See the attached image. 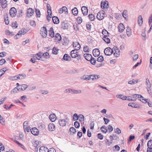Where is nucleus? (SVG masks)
I'll return each instance as SVG.
<instances>
[{"label": "nucleus", "instance_id": "obj_1", "mask_svg": "<svg viewBox=\"0 0 152 152\" xmlns=\"http://www.w3.org/2000/svg\"><path fill=\"white\" fill-rule=\"evenodd\" d=\"M69 119L68 118L65 119H59L58 121V123L59 125L62 127L65 126L67 123H68Z\"/></svg>", "mask_w": 152, "mask_h": 152}, {"label": "nucleus", "instance_id": "obj_2", "mask_svg": "<svg viewBox=\"0 0 152 152\" xmlns=\"http://www.w3.org/2000/svg\"><path fill=\"white\" fill-rule=\"evenodd\" d=\"M104 52L106 55L110 56L113 53V50L110 47H107L105 49Z\"/></svg>", "mask_w": 152, "mask_h": 152}, {"label": "nucleus", "instance_id": "obj_3", "mask_svg": "<svg viewBox=\"0 0 152 152\" xmlns=\"http://www.w3.org/2000/svg\"><path fill=\"white\" fill-rule=\"evenodd\" d=\"M42 52H39L37 54L34 55L33 57L36 60H42Z\"/></svg>", "mask_w": 152, "mask_h": 152}, {"label": "nucleus", "instance_id": "obj_4", "mask_svg": "<svg viewBox=\"0 0 152 152\" xmlns=\"http://www.w3.org/2000/svg\"><path fill=\"white\" fill-rule=\"evenodd\" d=\"M17 11L15 8L12 7L10 10V13L11 17H13L15 16L16 14Z\"/></svg>", "mask_w": 152, "mask_h": 152}, {"label": "nucleus", "instance_id": "obj_5", "mask_svg": "<svg viewBox=\"0 0 152 152\" xmlns=\"http://www.w3.org/2000/svg\"><path fill=\"white\" fill-rule=\"evenodd\" d=\"M34 12L33 9L30 8L28 9L26 12V16L28 18L31 17L34 13Z\"/></svg>", "mask_w": 152, "mask_h": 152}, {"label": "nucleus", "instance_id": "obj_6", "mask_svg": "<svg viewBox=\"0 0 152 152\" xmlns=\"http://www.w3.org/2000/svg\"><path fill=\"white\" fill-rule=\"evenodd\" d=\"M147 146L148 148L147 149V152H152V140H149L147 143Z\"/></svg>", "mask_w": 152, "mask_h": 152}, {"label": "nucleus", "instance_id": "obj_7", "mask_svg": "<svg viewBox=\"0 0 152 152\" xmlns=\"http://www.w3.org/2000/svg\"><path fill=\"white\" fill-rule=\"evenodd\" d=\"M30 131L32 134L34 135H37L39 133V130L36 127L31 129Z\"/></svg>", "mask_w": 152, "mask_h": 152}, {"label": "nucleus", "instance_id": "obj_8", "mask_svg": "<svg viewBox=\"0 0 152 152\" xmlns=\"http://www.w3.org/2000/svg\"><path fill=\"white\" fill-rule=\"evenodd\" d=\"M77 50L74 49L72 50L71 51L70 55L72 57L75 58L77 56V54L78 52H77Z\"/></svg>", "mask_w": 152, "mask_h": 152}, {"label": "nucleus", "instance_id": "obj_9", "mask_svg": "<svg viewBox=\"0 0 152 152\" xmlns=\"http://www.w3.org/2000/svg\"><path fill=\"white\" fill-rule=\"evenodd\" d=\"M79 70L76 68H72L70 69L69 71V73L71 74H76L79 73Z\"/></svg>", "mask_w": 152, "mask_h": 152}, {"label": "nucleus", "instance_id": "obj_10", "mask_svg": "<svg viewBox=\"0 0 152 152\" xmlns=\"http://www.w3.org/2000/svg\"><path fill=\"white\" fill-rule=\"evenodd\" d=\"M73 46L75 48V50H78L80 48V45L78 42H73Z\"/></svg>", "mask_w": 152, "mask_h": 152}, {"label": "nucleus", "instance_id": "obj_11", "mask_svg": "<svg viewBox=\"0 0 152 152\" xmlns=\"http://www.w3.org/2000/svg\"><path fill=\"white\" fill-rule=\"evenodd\" d=\"M69 92L72 94H80L81 93V91L80 90H76L73 89H69L68 90Z\"/></svg>", "mask_w": 152, "mask_h": 152}, {"label": "nucleus", "instance_id": "obj_12", "mask_svg": "<svg viewBox=\"0 0 152 152\" xmlns=\"http://www.w3.org/2000/svg\"><path fill=\"white\" fill-rule=\"evenodd\" d=\"M108 6V3L107 1H105L101 2V7L102 9L107 8Z\"/></svg>", "mask_w": 152, "mask_h": 152}, {"label": "nucleus", "instance_id": "obj_13", "mask_svg": "<svg viewBox=\"0 0 152 152\" xmlns=\"http://www.w3.org/2000/svg\"><path fill=\"white\" fill-rule=\"evenodd\" d=\"M92 53L93 56L95 57H98L99 55L100 54V53L99 49L97 48L94 49L93 50Z\"/></svg>", "mask_w": 152, "mask_h": 152}, {"label": "nucleus", "instance_id": "obj_14", "mask_svg": "<svg viewBox=\"0 0 152 152\" xmlns=\"http://www.w3.org/2000/svg\"><path fill=\"white\" fill-rule=\"evenodd\" d=\"M81 11L83 14L84 15H86L88 13V10L87 8L85 6H83L81 8Z\"/></svg>", "mask_w": 152, "mask_h": 152}, {"label": "nucleus", "instance_id": "obj_15", "mask_svg": "<svg viewBox=\"0 0 152 152\" xmlns=\"http://www.w3.org/2000/svg\"><path fill=\"white\" fill-rule=\"evenodd\" d=\"M137 98H139L140 99V100L142 102L144 103H146L147 102V101L148 100V99H145L141 95L137 94Z\"/></svg>", "mask_w": 152, "mask_h": 152}, {"label": "nucleus", "instance_id": "obj_16", "mask_svg": "<svg viewBox=\"0 0 152 152\" xmlns=\"http://www.w3.org/2000/svg\"><path fill=\"white\" fill-rule=\"evenodd\" d=\"M48 130L50 131H53L55 130V125L53 123H50L48 125Z\"/></svg>", "mask_w": 152, "mask_h": 152}, {"label": "nucleus", "instance_id": "obj_17", "mask_svg": "<svg viewBox=\"0 0 152 152\" xmlns=\"http://www.w3.org/2000/svg\"><path fill=\"white\" fill-rule=\"evenodd\" d=\"M69 24L66 22H64L62 23H61V27L64 29H68Z\"/></svg>", "mask_w": 152, "mask_h": 152}, {"label": "nucleus", "instance_id": "obj_18", "mask_svg": "<svg viewBox=\"0 0 152 152\" xmlns=\"http://www.w3.org/2000/svg\"><path fill=\"white\" fill-rule=\"evenodd\" d=\"M128 106L131 107H132L136 108H139L140 107L138 104H136L134 103H129L128 104Z\"/></svg>", "mask_w": 152, "mask_h": 152}, {"label": "nucleus", "instance_id": "obj_19", "mask_svg": "<svg viewBox=\"0 0 152 152\" xmlns=\"http://www.w3.org/2000/svg\"><path fill=\"white\" fill-rule=\"evenodd\" d=\"M7 1L6 0H1V5L3 8H5L7 6Z\"/></svg>", "mask_w": 152, "mask_h": 152}, {"label": "nucleus", "instance_id": "obj_20", "mask_svg": "<svg viewBox=\"0 0 152 152\" xmlns=\"http://www.w3.org/2000/svg\"><path fill=\"white\" fill-rule=\"evenodd\" d=\"M49 35L52 38H53L55 37L54 32L53 31V29L52 27L50 28L49 31Z\"/></svg>", "mask_w": 152, "mask_h": 152}, {"label": "nucleus", "instance_id": "obj_21", "mask_svg": "<svg viewBox=\"0 0 152 152\" xmlns=\"http://www.w3.org/2000/svg\"><path fill=\"white\" fill-rule=\"evenodd\" d=\"M84 56L85 59L87 61H90L92 58V56L91 54L88 53H85L84 55Z\"/></svg>", "mask_w": 152, "mask_h": 152}, {"label": "nucleus", "instance_id": "obj_22", "mask_svg": "<svg viewBox=\"0 0 152 152\" xmlns=\"http://www.w3.org/2000/svg\"><path fill=\"white\" fill-rule=\"evenodd\" d=\"M39 152H48V149L44 146H41L39 149Z\"/></svg>", "mask_w": 152, "mask_h": 152}, {"label": "nucleus", "instance_id": "obj_23", "mask_svg": "<svg viewBox=\"0 0 152 152\" xmlns=\"http://www.w3.org/2000/svg\"><path fill=\"white\" fill-rule=\"evenodd\" d=\"M52 20L53 23L55 24H58L59 23V19L56 16H54L52 17Z\"/></svg>", "mask_w": 152, "mask_h": 152}, {"label": "nucleus", "instance_id": "obj_24", "mask_svg": "<svg viewBox=\"0 0 152 152\" xmlns=\"http://www.w3.org/2000/svg\"><path fill=\"white\" fill-rule=\"evenodd\" d=\"M63 59L65 61H69L71 60V58L69 55L66 54L64 56Z\"/></svg>", "mask_w": 152, "mask_h": 152}, {"label": "nucleus", "instance_id": "obj_25", "mask_svg": "<svg viewBox=\"0 0 152 152\" xmlns=\"http://www.w3.org/2000/svg\"><path fill=\"white\" fill-rule=\"evenodd\" d=\"M124 25L122 23H120L118 26V31L119 32H122L124 30Z\"/></svg>", "mask_w": 152, "mask_h": 152}, {"label": "nucleus", "instance_id": "obj_26", "mask_svg": "<svg viewBox=\"0 0 152 152\" xmlns=\"http://www.w3.org/2000/svg\"><path fill=\"white\" fill-rule=\"evenodd\" d=\"M49 118L52 122H54L55 121L56 116L54 114H51L49 116Z\"/></svg>", "mask_w": 152, "mask_h": 152}, {"label": "nucleus", "instance_id": "obj_27", "mask_svg": "<svg viewBox=\"0 0 152 152\" xmlns=\"http://www.w3.org/2000/svg\"><path fill=\"white\" fill-rule=\"evenodd\" d=\"M102 34H103L104 36L103 37H109V33L105 29H103L102 30Z\"/></svg>", "mask_w": 152, "mask_h": 152}, {"label": "nucleus", "instance_id": "obj_28", "mask_svg": "<svg viewBox=\"0 0 152 152\" xmlns=\"http://www.w3.org/2000/svg\"><path fill=\"white\" fill-rule=\"evenodd\" d=\"M81 79L84 80H90L89 75H84L81 77Z\"/></svg>", "mask_w": 152, "mask_h": 152}, {"label": "nucleus", "instance_id": "obj_29", "mask_svg": "<svg viewBox=\"0 0 152 152\" xmlns=\"http://www.w3.org/2000/svg\"><path fill=\"white\" fill-rule=\"evenodd\" d=\"M72 11L73 14L75 16L77 15L78 13V10L76 7H74L72 9Z\"/></svg>", "mask_w": 152, "mask_h": 152}, {"label": "nucleus", "instance_id": "obj_30", "mask_svg": "<svg viewBox=\"0 0 152 152\" xmlns=\"http://www.w3.org/2000/svg\"><path fill=\"white\" fill-rule=\"evenodd\" d=\"M42 57L45 58H49L50 57V56L48 52H46L44 53L42 52Z\"/></svg>", "mask_w": 152, "mask_h": 152}, {"label": "nucleus", "instance_id": "obj_31", "mask_svg": "<svg viewBox=\"0 0 152 152\" xmlns=\"http://www.w3.org/2000/svg\"><path fill=\"white\" fill-rule=\"evenodd\" d=\"M126 34L128 37H130L132 34L131 29L128 26L127 27L126 29Z\"/></svg>", "mask_w": 152, "mask_h": 152}, {"label": "nucleus", "instance_id": "obj_32", "mask_svg": "<svg viewBox=\"0 0 152 152\" xmlns=\"http://www.w3.org/2000/svg\"><path fill=\"white\" fill-rule=\"evenodd\" d=\"M117 97L123 100H126V96H123L121 94H117L116 95Z\"/></svg>", "mask_w": 152, "mask_h": 152}, {"label": "nucleus", "instance_id": "obj_33", "mask_svg": "<svg viewBox=\"0 0 152 152\" xmlns=\"http://www.w3.org/2000/svg\"><path fill=\"white\" fill-rule=\"evenodd\" d=\"M138 22L139 24L140 25H141L142 23V18L141 15H140L138 17Z\"/></svg>", "mask_w": 152, "mask_h": 152}, {"label": "nucleus", "instance_id": "obj_34", "mask_svg": "<svg viewBox=\"0 0 152 152\" xmlns=\"http://www.w3.org/2000/svg\"><path fill=\"white\" fill-rule=\"evenodd\" d=\"M55 37L56 40H58V41H60L61 40V36L58 33H56Z\"/></svg>", "mask_w": 152, "mask_h": 152}, {"label": "nucleus", "instance_id": "obj_35", "mask_svg": "<svg viewBox=\"0 0 152 152\" xmlns=\"http://www.w3.org/2000/svg\"><path fill=\"white\" fill-rule=\"evenodd\" d=\"M102 39L107 43L109 44L110 42V40L108 37H103Z\"/></svg>", "mask_w": 152, "mask_h": 152}, {"label": "nucleus", "instance_id": "obj_36", "mask_svg": "<svg viewBox=\"0 0 152 152\" xmlns=\"http://www.w3.org/2000/svg\"><path fill=\"white\" fill-rule=\"evenodd\" d=\"M19 91V89L18 88V87L17 86L11 92V94H14L15 93L17 92V91Z\"/></svg>", "mask_w": 152, "mask_h": 152}, {"label": "nucleus", "instance_id": "obj_37", "mask_svg": "<svg viewBox=\"0 0 152 152\" xmlns=\"http://www.w3.org/2000/svg\"><path fill=\"white\" fill-rule=\"evenodd\" d=\"M6 34L7 36H12L15 34L13 32H10L9 30H6L5 31Z\"/></svg>", "mask_w": 152, "mask_h": 152}, {"label": "nucleus", "instance_id": "obj_38", "mask_svg": "<svg viewBox=\"0 0 152 152\" xmlns=\"http://www.w3.org/2000/svg\"><path fill=\"white\" fill-rule=\"evenodd\" d=\"M20 86L21 90L22 91L25 90L28 87V86L26 84H22L20 85Z\"/></svg>", "mask_w": 152, "mask_h": 152}, {"label": "nucleus", "instance_id": "obj_39", "mask_svg": "<svg viewBox=\"0 0 152 152\" xmlns=\"http://www.w3.org/2000/svg\"><path fill=\"white\" fill-rule=\"evenodd\" d=\"M101 130L102 132L104 133H106L107 132V129L105 126H102L101 128Z\"/></svg>", "mask_w": 152, "mask_h": 152}, {"label": "nucleus", "instance_id": "obj_40", "mask_svg": "<svg viewBox=\"0 0 152 152\" xmlns=\"http://www.w3.org/2000/svg\"><path fill=\"white\" fill-rule=\"evenodd\" d=\"M138 82V80H135L134 79H133L132 80H130L128 82V83L130 84H135Z\"/></svg>", "mask_w": 152, "mask_h": 152}, {"label": "nucleus", "instance_id": "obj_41", "mask_svg": "<svg viewBox=\"0 0 152 152\" xmlns=\"http://www.w3.org/2000/svg\"><path fill=\"white\" fill-rule=\"evenodd\" d=\"M17 22L15 21L12 23V26L13 28H16L18 26V24H17Z\"/></svg>", "mask_w": 152, "mask_h": 152}, {"label": "nucleus", "instance_id": "obj_42", "mask_svg": "<svg viewBox=\"0 0 152 152\" xmlns=\"http://www.w3.org/2000/svg\"><path fill=\"white\" fill-rule=\"evenodd\" d=\"M28 30H27V29L24 28L23 29L21 30V33L20 34V36H21V35L22 34L23 35L25 34H26L28 31Z\"/></svg>", "mask_w": 152, "mask_h": 152}, {"label": "nucleus", "instance_id": "obj_43", "mask_svg": "<svg viewBox=\"0 0 152 152\" xmlns=\"http://www.w3.org/2000/svg\"><path fill=\"white\" fill-rule=\"evenodd\" d=\"M88 17L90 20L91 21L94 20L95 19L94 16L92 14H89L88 15Z\"/></svg>", "mask_w": 152, "mask_h": 152}, {"label": "nucleus", "instance_id": "obj_44", "mask_svg": "<svg viewBox=\"0 0 152 152\" xmlns=\"http://www.w3.org/2000/svg\"><path fill=\"white\" fill-rule=\"evenodd\" d=\"M96 17L97 19L99 20H102L103 18V16H101L100 13L99 12L97 13Z\"/></svg>", "mask_w": 152, "mask_h": 152}, {"label": "nucleus", "instance_id": "obj_45", "mask_svg": "<svg viewBox=\"0 0 152 152\" xmlns=\"http://www.w3.org/2000/svg\"><path fill=\"white\" fill-rule=\"evenodd\" d=\"M84 117L83 115L82 114H80L78 115V118L79 121H84Z\"/></svg>", "mask_w": 152, "mask_h": 152}, {"label": "nucleus", "instance_id": "obj_46", "mask_svg": "<svg viewBox=\"0 0 152 152\" xmlns=\"http://www.w3.org/2000/svg\"><path fill=\"white\" fill-rule=\"evenodd\" d=\"M127 10H124L122 13V15L123 16V17L125 18L126 19V17H127Z\"/></svg>", "mask_w": 152, "mask_h": 152}, {"label": "nucleus", "instance_id": "obj_47", "mask_svg": "<svg viewBox=\"0 0 152 152\" xmlns=\"http://www.w3.org/2000/svg\"><path fill=\"white\" fill-rule=\"evenodd\" d=\"M73 27L74 29L76 31H77L79 30V25L75 24L73 25Z\"/></svg>", "mask_w": 152, "mask_h": 152}, {"label": "nucleus", "instance_id": "obj_48", "mask_svg": "<svg viewBox=\"0 0 152 152\" xmlns=\"http://www.w3.org/2000/svg\"><path fill=\"white\" fill-rule=\"evenodd\" d=\"M146 82L148 88H150L151 86V83L149 81V80L148 78L146 79Z\"/></svg>", "mask_w": 152, "mask_h": 152}, {"label": "nucleus", "instance_id": "obj_49", "mask_svg": "<svg viewBox=\"0 0 152 152\" xmlns=\"http://www.w3.org/2000/svg\"><path fill=\"white\" fill-rule=\"evenodd\" d=\"M58 49L56 48H53L52 53L54 54H57L58 53Z\"/></svg>", "mask_w": 152, "mask_h": 152}, {"label": "nucleus", "instance_id": "obj_50", "mask_svg": "<svg viewBox=\"0 0 152 152\" xmlns=\"http://www.w3.org/2000/svg\"><path fill=\"white\" fill-rule=\"evenodd\" d=\"M94 77L93 78V80L94 81L99 78L100 77V76L98 75L93 74Z\"/></svg>", "mask_w": 152, "mask_h": 152}, {"label": "nucleus", "instance_id": "obj_51", "mask_svg": "<svg viewBox=\"0 0 152 152\" xmlns=\"http://www.w3.org/2000/svg\"><path fill=\"white\" fill-rule=\"evenodd\" d=\"M137 94H134L132 95V96H133L132 101H135L137 99V97L138 96Z\"/></svg>", "mask_w": 152, "mask_h": 152}, {"label": "nucleus", "instance_id": "obj_52", "mask_svg": "<svg viewBox=\"0 0 152 152\" xmlns=\"http://www.w3.org/2000/svg\"><path fill=\"white\" fill-rule=\"evenodd\" d=\"M73 119L74 121H76L78 119V115L77 113H75L73 115Z\"/></svg>", "mask_w": 152, "mask_h": 152}, {"label": "nucleus", "instance_id": "obj_53", "mask_svg": "<svg viewBox=\"0 0 152 152\" xmlns=\"http://www.w3.org/2000/svg\"><path fill=\"white\" fill-rule=\"evenodd\" d=\"M74 125L75 126V127L77 128H79L80 126V124L79 123L78 121H75V122L74 123Z\"/></svg>", "mask_w": 152, "mask_h": 152}, {"label": "nucleus", "instance_id": "obj_54", "mask_svg": "<svg viewBox=\"0 0 152 152\" xmlns=\"http://www.w3.org/2000/svg\"><path fill=\"white\" fill-rule=\"evenodd\" d=\"M104 60V58L102 56H100L97 59V61L98 62H102Z\"/></svg>", "mask_w": 152, "mask_h": 152}, {"label": "nucleus", "instance_id": "obj_55", "mask_svg": "<svg viewBox=\"0 0 152 152\" xmlns=\"http://www.w3.org/2000/svg\"><path fill=\"white\" fill-rule=\"evenodd\" d=\"M26 77V74L23 73L20 74V79L22 80L24 79Z\"/></svg>", "mask_w": 152, "mask_h": 152}, {"label": "nucleus", "instance_id": "obj_56", "mask_svg": "<svg viewBox=\"0 0 152 152\" xmlns=\"http://www.w3.org/2000/svg\"><path fill=\"white\" fill-rule=\"evenodd\" d=\"M48 15H47V19L48 22L50 20V18L51 17V14L52 12H51L50 13H48Z\"/></svg>", "mask_w": 152, "mask_h": 152}, {"label": "nucleus", "instance_id": "obj_57", "mask_svg": "<svg viewBox=\"0 0 152 152\" xmlns=\"http://www.w3.org/2000/svg\"><path fill=\"white\" fill-rule=\"evenodd\" d=\"M91 63L93 65H95V63H96V60L94 58L92 57V58H91V59L90 60Z\"/></svg>", "mask_w": 152, "mask_h": 152}, {"label": "nucleus", "instance_id": "obj_58", "mask_svg": "<svg viewBox=\"0 0 152 152\" xmlns=\"http://www.w3.org/2000/svg\"><path fill=\"white\" fill-rule=\"evenodd\" d=\"M40 32H43L44 33L45 32L46 33H48L46 28L44 26L41 28Z\"/></svg>", "mask_w": 152, "mask_h": 152}, {"label": "nucleus", "instance_id": "obj_59", "mask_svg": "<svg viewBox=\"0 0 152 152\" xmlns=\"http://www.w3.org/2000/svg\"><path fill=\"white\" fill-rule=\"evenodd\" d=\"M36 12L37 17H39L40 16V12L39 9H36Z\"/></svg>", "mask_w": 152, "mask_h": 152}, {"label": "nucleus", "instance_id": "obj_60", "mask_svg": "<svg viewBox=\"0 0 152 152\" xmlns=\"http://www.w3.org/2000/svg\"><path fill=\"white\" fill-rule=\"evenodd\" d=\"M78 24H80L82 22V19L81 17H78L77 19Z\"/></svg>", "mask_w": 152, "mask_h": 152}, {"label": "nucleus", "instance_id": "obj_61", "mask_svg": "<svg viewBox=\"0 0 152 152\" xmlns=\"http://www.w3.org/2000/svg\"><path fill=\"white\" fill-rule=\"evenodd\" d=\"M69 131L70 132H72L73 134L76 133V129L74 127H71L69 129Z\"/></svg>", "mask_w": 152, "mask_h": 152}, {"label": "nucleus", "instance_id": "obj_62", "mask_svg": "<svg viewBox=\"0 0 152 152\" xmlns=\"http://www.w3.org/2000/svg\"><path fill=\"white\" fill-rule=\"evenodd\" d=\"M86 27L87 29L89 31L91 30V25L90 24L88 23L86 24Z\"/></svg>", "mask_w": 152, "mask_h": 152}, {"label": "nucleus", "instance_id": "obj_63", "mask_svg": "<svg viewBox=\"0 0 152 152\" xmlns=\"http://www.w3.org/2000/svg\"><path fill=\"white\" fill-rule=\"evenodd\" d=\"M40 34L42 37L44 38H45L47 35V33H46L45 32L44 33L43 32H40Z\"/></svg>", "mask_w": 152, "mask_h": 152}, {"label": "nucleus", "instance_id": "obj_64", "mask_svg": "<svg viewBox=\"0 0 152 152\" xmlns=\"http://www.w3.org/2000/svg\"><path fill=\"white\" fill-rule=\"evenodd\" d=\"M97 137L100 140H102L103 138V136L101 133L98 134Z\"/></svg>", "mask_w": 152, "mask_h": 152}]
</instances>
